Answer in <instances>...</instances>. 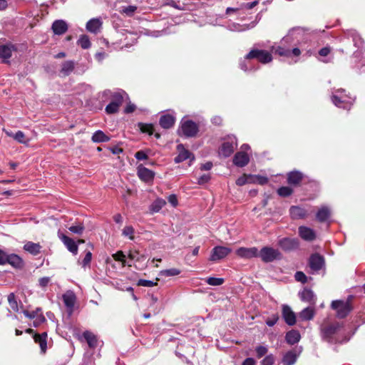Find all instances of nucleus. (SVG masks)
Segmentation results:
<instances>
[{
  "label": "nucleus",
  "instance_id": "f257e3e1",
  "mask_svg": "<svg viewBox=\"0 0 365 365\" xmlns=\"http://www.w3.org/2000/svg\"><path fill=\"white\" fill-rule=\"evenodd\" d=\"M331 309L336 311V316L340 319L345 318L352 310V306L348 301L334 300L331 304Z\"/></svg>",
  "mask_w": 365,
  "mask_h": 365
},
{
  "label": "nucleus",
  "instance_id": "f03ea898",
  "mask_svg": "<svg viewBox=\"0 0 365 365\" xmlns=\"http://www.w3.org/2000/svg\"><path fill=\"white\" fill-rule=\"evenodd\" d=\"M258 257L266 263L282 258L281 253L277 250L269 247H264L262 248L259 252H258Z\"/></svg>",
  "mask_w": 365,
  "mask_h": 365
},
{
  "label": "nucleus",
  "instance_id": "7ed1b4c3",
  "mask_svg": "<svg viewBox=\"0 0 365 365\" xmlns=\"http://www.w3.org/2000/svg\"><path fill=\"white\" fill-rule=\"evenodd\" d=\"M197 132V125L195 122L189 120L182 121L180 128L178 130L179 135H183L188 138L195 136Z\"/></svg>",
  "mask_w": 365,
  "mask_h": 365
},
{
  "label": "nucleus",
  "instance_id": "20e7f679",
  "mask_svg": "<svg viewBox=\"0 0 365 365\" xmlns=\"http://www.w3.org/2000/svg\"><path fill=\"white\" fill-rule=\"evenodd\" d=\"M246 59L257 58L262 63H267L272 61V54L265 51L259 49L251 50L245 56Z\"/></svg>",
  "mask_w": 365,
  "mask_h": 365
},
{
  "label": "nucleus",
  "instance_id": "39448f33",
  "mask_svg": "<svg viewBox=\"0 0 365 365\" xmlns=\"http://www.w3.org/2000/svg\"><path fill=\"white\" fill-rule=\"evenodd\" d=\"M309 265L312 274L317 272L324 266V259L319 254L312 255L309 257Z\"/></svg>",
  "mask_w": 365,
  "mask_h": 365
},
{
  "label": "nucleus",
  "instance_id": "423d86ee",
  "mask_svg": "<svg viewBox=\"0 0 365 365\" xmlns=\"http://www.w3.org/2000/svg\"><path fill=\"white\" fill-rule=\"evenodd\" d=\"M278 245L283 250L289 252L298 248L299 241L297 239L284 237L279 240Z\"/></svg>",
  "mask_w": 365,
  "mask_h": 365
},
{
  "label": "nucleus",
  "instance_id": "0eeeda50",
  "mask_svg": "<svg viewBox=\"0 0 365 365\" xmlns=\"http://www.w3.org/2000/svg\"><path fill=\"white\" fill-rule=\"evenodd\" d=\"M230 252H231V249H230L228 247L217 246L212 249V254L210 257V260L218 261L220 259L225 258Z\"/></svg>",
  "mask_w": 365,
  "mask_h": 365
},
{
  "label": "nucleus",
  "instance_id": "6e6552de",
  "mask_svg": "<svg viewBox=\"0 0 365 365\" xmlns=\"http://www.w3.org/2000/svg\"><path fill=\"white\" fill-rule=\"evenodd\" d=\"M282 314L284 322L289 326H293L296 323V314L292 310L291 307L287 304L282 307Z\"/></svg>",
  "mask_w": 365,
  "mask_h": 365
},
{
  "label": "nucleus",
  "instance_id": "1a4fd4ad",
  "mask_svg": "<svg viewBox=\"0 0 365 365\" xmlns=\"http://www.w3.org/2000/svg\"><path fill=\"white\" fill-rule=\"evenodd\" d=\"M58 236L71 252L73 253L74 255L77 254L78 245L73 239L67 237L60 232H58Z\"/></svg>",
  "mask_w": 365,
  "mask_h": 365
},
{
  "label": "nucleus",
  "instance_id": "9d476101",
  "mask_svg": "<svg viewBox=\"0 0 365 365\" xmlns=\"http://www.w3.org/2000/svg\"><path fill=\"white\" fill-rule=\"evenodd\" d=\"M236 254L240 257L250 259L258 257V250L256 247H240L237 250Z\"/></svg>",
  "mask_w": 365,
  "mask_h": 365
},
{
  "label": "nucleus",
  "instance_id": "9b49d317",
  "mask_svg": "<svg viewBox=\"0 0 365 365\" xmlns=\"http://www.w3.org/2000/svg\"><path fill=\"white\" fill-rule=\"evenodd\" d=\"M249 161H250V158H249L248 155L244 151L237 152L235 155L234 158H233L234 164L240 168H242V167H245V165H247L248 164Z\"/></svg>",
  "mask_w": 365,
  "mask_h": 365
},
{
  "label": "nucleus",
  "instance_id": "f8f14e48",
  "mask_svg": "<svg viewBox=\"0 0 365 365\" xmlns=\"http://www.w3.org/2000/svg\"><path fill=\"white\" fill-rule=\"evenodd\" d=\"M299 235L303 240L309 242L313 241L316 237L314 231L305 226H300L299 227Z\"/></svg>",
  "mask_w": 365,
  "mask_h": 365
},
{
  "label": "nucleus",
  "instance_id": "ddd939ff",
  "mask_svg": "<svg viewBox=\"0 0 365 365\" xmlns=\"http://www.w3.org/2000/svg\"><path fill=\"white\" fill-rule=\"evenodd\" d=\"M63 300L66 307L70 309V314H71L76 300V297L73 292L71 290L67 291L63 294Z\"/></svg>",
  "mask_w": 365,
  "mask_h": 365
},
{
  "label": "nucleus",
  "instance_id": "4468645a",
  "mask_svg": "<svg viewBox=\"0 0 365 365\" xmlns=\"http://www.w3.org/2000/svg\"><path fill=\"white\" fill-rule=\"evenodd\" d=\"M52 30L56 35H62L68 30V25L63 20H56L52 24Z\"/></svg>",
  "mask_w": 365,
  "mask_h": 365
},
{
  "label": "nucleus",
  "instance_id": "2eb2a0df",
  "mask_svg": "<svg viewBox=\"0 0 365 365\" xmlns=\"http://www.w3.org/2000/svg\"><path fill=\"white\" fill-rule=\"evenodd\" d=\"M178 155L175 158V163H179L188 158H190L191 153L189 150H186L182 144L177 146Z\"/></svg>",
  "mask_w": 365,
  "mask_h": 365
},
{
  "label": "nucleus",
  "instance_id": "dca6fc26",
  "mask_svg": "<svg viewBox=\"0 0 365 365\" xmlns=\"http://www.w3.org/2000/svg\"><path fill=\"white\" fill-rule=\"evenodd\" d=\"M237 147V143L233 142H225L222 143L220 154L227 158L229 157Z\"/></svg>",
  "mask_w": 365,
  "mask_h": 365
},
{
  "label": "nucleus",
  "instance_id": "f3484780",
  "mask_svg": "<svg viewBox=\"0 0 365 365\" xmlns=\"http://www.w3.org/2000/svg\"><path fill=\"white\" fill-rule=\"evenodd\" d=\"M291 217L294 220L304 218L307 212L304 208L299 206H292L289 209Z\"/></svg>",
  "mask_w": 365,
  "mask_h": 365
},
{
  "label": "nucleus",
  "instance_id": "a211bd4d",
  "mask_svg": "<svg viewBox=\"0 0 365 365\" xmlns=\"http://www.w3.org/2000/svg\"><path fill=\"white\" fill-rule=\"evenodd\" d=\"M102 26V21L100 19L94 18L89 20L86 24V29L91 33H98Z\"/></svg>",
  "mask_w": 365,
  "mask_h": 365
},
{
  "label": "nucleus",
  "instance_id": "6ab92c4d",
  "mask_svg": "<svg viewBox=\"0 0 365 365\" xmlns=\"http://www.w3.org/2000/svg\"><path fill=\"white\" fill-rule=\"evenodd\" d=\"M302 179L303 174L299 171H292L287 174V182L290 185H299Z\"/></svg>",
  "mask_w": 365,
  "mask_h": 365
},
{
  "label": "nucleus",
  "instance_id": "aec40b11",
  "mask_svg": "<svg viewBox=\"0 0 365 365\" xmlns=\"http://www.w3.org/2000/svg\"><path fill=\"white\" fill-rule=\"evenodd\" d=\"M138 177L145 182H148L153 180L154 173L150 170L145 167H139L138 169Z\"/></svg>",
  "mask_w": 365,
  "mask_h": 365
},
{
  "label": "nucleus",
  "instance_id": "412c9836",
  "mask_svg": "<svg viewBox=\"0 0 365 365\" xmlns=\"http://www.w3.org/2000/svg\"><path fill=\"white\" fill-rule=\"evenodd\" d=\"M339 328L338 323L329 324L322 328V336L324 338H330L334 335Z\"/></svg>",
  "mask_w": 365,
  "mask_h": 365
},
{
  "label": "nucleus",
  "instance_id": "4be33fe9",
  "mask_svg": "<svg viewBox=\"0 0 365 365\" xmlns=\"http://www.w3.org/2000/svg\"><path fill=\"white\" fill-rule=\"evenodd\" d=\"M175 120V119L173 115L166 114L160 117L159 123L162 128L168 129L173 126Z\"/></svg>",
  "mask_w": 365,
  "mask_h": 365
},
{
  "label": "nucleus",
  "instance_id": "5701e85b",
  "mask_svg": "<svg viewBox=\"0 0 365 365\" xmlns=\"http://www.w3.org/2000/svg\"><path fill=\"white\" fill-rule=\"evenodd\" d=\"M46 337L47 334L46 332L42 333L41 334H36L34 336L35 342L39 344L41 350L43 353H45L47 349Z\"/></svg>",
  "mask_w": 365,
  "mask_h": 365
},
{
  "label": "nucleus",
  "instance_id": "b1692460",
  "mask_svg": "<svg viewBox=\"0 0 365 365\" xmlns=\"http://www.w3.org/2000/svg\"><path fill=\"white\" fill-rule=\"evenodd\" d=\"M6 264L8 263L14 267H21L23 265V260L21 258L15 254L6 255Z\"/></svg>",
  "mask_w": 365,
  "mask_h": 365
},
{
  "label": "nucleus",
  "instance_id": "393cba45",
  "mask_svg": "<svg viewBox=\"0 0 365 365\" xmlns=\"http://www.w3.org/2000/svg\"><path fill=\"white\" fill-rule=\"evenodd\" d=\"M24 249L34 255H38V253H40V251H41V246L40 245L39 243H34V242H27L24 246Z\"/></svg>",
  "mask_w": 365,
  "mask_h": 365
},
{
  "label": "nucleus",
  "instance_id": "a878e982",
  "mask_svg": "<svg viewBox=\"0 0 365 365\" xmlns=\"http://www.w3.org/2000/svg\"><path fill=\"white\" fill-rule=\"evenodd\" d=\"M14 50L13 45H1L0 46V58L4 60L11 56L12 51Z\"/></svg>",
  "mask_w": 365,
  "mask_h": 365
},
{
  "label": "nucleus",
  "instance_id": "bb28decb",
  "mask_svg": "<svg viewBox=\"0 0 365 365\" xmlns=\"http://www.w3.org/2000/svg\"><path fill=\"white\" fill-rule=\"evenodd\" d=\"M330 215L331 212L329 207L323 206L317 212L316 217L318 221L322 222L326 221L330 217Z\"/></svg>",
  "mask_w": 365,
  "mask_h": 365
},
{
  "label": "nucleus",
  "instance_id": "cd10ccee",
  "mask_svg": "<svg viewBox=\"0 0 365 365\" xmlns=\"http://www.w3.org/2000/svg\"><path fill=\"white\" fill-rule=\"evenodd\" d=\"M299 294L300 299L302 301L309 302V303H312V302L314 303L315 295L311 289H304Z\"/></svg>",
  "mask_w": 365,
  "mask_h": 365
},
{
  "label": "nucleus",
  "instance_id": "c85d7f7f",
  "mask_svg": "<svg viewBox=\"0 0 365 365\" xmlns=\"http://www.w3.org/2000/svg\"><path fill=\"white\" fill-rule=\"evenodd\" d=\"M300 337V334L298 331L291 330L286 334V341L288 344L293 345L299 341Z\"/></svg>",
  "mask_w": 365,
  "mask_h": 365
},
{
  "label": "nucleus",
  "instance_id": "c756f323",
  "mask_svg": "<svg viewBox=\"0 0 365 365\" xmlns=\"http://www.w3.org/2000/svg\"><path fill=\"white\" fill-rule=\"evenodd\" d=\"M74 62L73 61H66L62 63L61 73L64 76H68L74 69Z\"/></svg>",
  "mask_w": 365,
  "mask_h": 365
},
{
  "label": "nucleus",
  "instance_id": "7c9ffc66",
  "mask_svg": "<svg viewBox=\"0 0 365 365\" xmlns=\"http://www.w3.org/2000/svg\"><path fill=\"white\" fill-rule=\"evenodd\" d=\"M94 143H104L110 140V137L106 135L102 130L96 131L91 138Z\"/></svg>",
  "mask_w": 365,
  "mask_h": 365
},
{
  "label": "nucleus",
  "instance_id": "2f4dec72",
  "mask_svg": "<svg viewBox=\"0 0 365 365\" xmlns=\"http://www.w3.org/2000/svg\"><path fill=\"white\" fill-rule=\"evenodd\" d=\"M166 204L165 200L162 198H157L149 207L150 212L151 213L158 212Z\"/></svg>",
  "mask_w": 365,
  "mask_h": 365
},
{
  "label": "nucleus",
  "instance_id": "473e14b6",
  "mask_svg": "<svg viewBox=\"0 0 365 365\" xmlns=\"http://www.w3.org/2000/svg\"><path fill=\"white\" fill-rule=\"evenodd\" d=\"M83 336L87 341L89 347L95 348L97 346L96 336L92 332L86 331L83 332Z\"/></svg>",
  "mask_w": 365,
  "mask_h": 365
},
{
  "label": "nucleus",
  "instance_id": "72a5a7b5",
  "mask_svg": "<svg viewBox=\"0 0 365 365\" xmlns=\"http://www.w3.org/2000/svg\"><path fill=\"white\" fill-rule=\"evenodd\" d=\"M297 361V354L294 351H288L283 357L284 365H293Z\"/></svg>",
  "mask_w": 365,
  "mask_h": 365
},
{
  "label": "nucleus",
  "instance_id": "f704fd0d",
  "mask_svg": "<svg viewBox=\"0 0 365 365\" xmlns=\"http://www.w3.org/2000/svg\"><path fill=\"white\" fill-rule=\"evenodd\" d=\"M314 315V309L311 307H307L304 309L300 313H299V317L302 320H310L313 318Z\"/></svg>",
  "mask_w": 365,
  "mask_h": 365
},
{
  "label": "nucleus",
  "instance_id": "c9c22d12",
  "mask_svg": "<svg viewBox=\"0 0 365 365\" xmlns=\"http://www.w3.org/2000/svg\"><path fill=\"white\" fill-rule=\"evenodd\" d=\"M112 257L115 261L120 262L123 267L125 265L131 266V264L125 260V255L122 251H118L116 253L113 254Z\"/></svg>",
  "mask_w": 365,
  "mask_h": 365
},
{
  "label": "nucleus",
  "instance_id": "e433bc0d",
  "mask_svg": "<svg viewBox=\"0 0 365 365\" xmlns=\"http://www.w3.org/2000/svg\"><path fill=\"white\" fill-rule=\"evenodd\" d=\"M77 43L83 49L89 48L91 46L90 39L86 35H81L78 40Z\"/></svg>",
  "mask_w": 365,
  "mask_h": 365
},
{
  "label": "nucleus",
  "instance_id": "4c0bfd02",
  "mask_svg": "<svg viewBox=\"0 0 365 365\" xmlns=\"http://www.w3.org/2000/svg\"><path fill=\"white\" fill-rule=\"evenodd\" d=\"M272 51H274L275 53L281 56H291V50L287 49L282 46H278L277 48H274V46L272 47Z\"/></svg>",
  "mask_w": 365,
  "mask_h": 365
},
{
  "label": "nucleus",
  "instance_id": "58836bf2",
  "mask_svg": "<svg viewBox=\"0 0 365 365\" xmlns=\"http://www.w3.org/2000/svg\"><path fill=\"white\" fill-rule=\"evenodd\" d=\"M123 101V93L120 92H115L112 94L111 102L117 105V106L120 107Z\"/></svg>",
  "mask_w": 365,
  "mask_h": 365
},
{
  "label": "nucleus",
  "instance_id": "ea45409f",
  "mask_svg": "<svg viewBox=\"0 0 365 365\" xmlns=\"http://www.w3.org/2000/svg\"><path fill=\"white\" fill-rule=\"evenodd\" d=\"M8 302L9 304L10 307L14 311L18 312L19 307H18V303L16 299V297L14 293H10L8 295Z\"/></svg>",
  "mask_w": 365,
  "mask_h": 365
},
{
  "label": "nucleus",
  "instance_id": "a19ab883",
  "mask_svg": "<svg viewBox=\"0 0 365 365\" xmlns=\"http://www.w3.org/2000/svg\"><path fill=\"white\" fill-rule=\"evenodd\" d=\"M180 273V270L176 268H171L160 271V274L165 277H173L178 275Z\"/></svg>",
  "mask_w": 365,
  "mask_h": 365
},
{
  "label": "nucleus",
  "instance_id": "79ce46f5",
  "mask_svg": "<svg viewBox=\"0 0 365 365\" xmlns=\"http://www.w3.org/2000/svg\"><path fill=\"white\" fill-rule=\"evenodd\" d=\"M292 192H293L292 188H291L290 187H287V186L281 187L277 190L278 195L282 197H288V196L291 195L292 194Z\"/></svg>",
  "mask_w": 365,
  "mask_h": 365
},
{
  "label": "nucleus",
  "instance_id": "37998d69",
  "mask_svg": "<svg viewBox=\"0 0 365 365\" xmlns=\"http://www.w3.org/2000/svg\"><path fill=\"white\" fill-rule=\"evenodd\" d=\"M134 228L132 226H125L123 230L122 235L125 237H128L130 240H134Z\"/></svg>",
  "mask_w": 365,
  "mask_h": 365
},
{
  "label": "nucleus",
  "instance_id": "c03bdc74",
  "mask_svg": "<svg viewBox=\"0 0 365 365\" xmlns=\"http://www.w3.org/2000/svg\"><path fill=\"white\" fill-rule=\"evenodd\" d=\"M206 282L211 286H220L223 284L224 279L223 278H216V277H208L206 279Z\"/></svg>",
  "mask_w": 365,
  "mask_h": 365
},
{
  "label": "nucleus",
  "instance_id": "a18cd8bd",
  "mask_svg": "<svg viewBox=\"0 0 365 365\" xmlns=\"http://www.w3.org/2000/svg\"><path fill=\"white\" fill-rule=\"evenodd\" d=\"M128 257L130 260L140 261L143 258V255H140L137 250H130Z\"/></svg>",
  "mask_w": 365,
  "mask_h": 365
},
{
  "label": "nucleus",
  "instance_id": "49530a36",
  "mask_svg": "<svg viewBox=\"0 0 365 365\" xmlns=\"http://www.w3.org/2000/svg\"><path fill=\"white\" fill-rule=\"evenodd\" d=\"M256 356L258 359L262 358L264 356H267L268 349L264 346H258L255 349Z\"/></svg>",
  "mask_w": 365,
  "mask_h": 365
},
{
  "label": "nucleus",
  "instance_id": "de8ad7c7",
  "mask_svg": "<svg viewBox=\"0 0 365 365\" xmlns=\"http://www.w3.org/2000/svg\"><path fill=\"white\" fill-rule=\"evenodd\" d=\"M14 139L17 142L23 144H26L28 143V140H26L25 135L22 131L19 130L14 135Z\"/></svg>",
  "mask_w": 365,
  "mask_h": 365
},
{
  "label": "nucleus",
  "instance_id": "09e8293b",
  "mask_svg": "<svg viewBox=\"0 0 365 365\" xmlns=\"http://www.w3.org/2000/svg\"><path fill=\"white\" fill-rule=\"evenodd\" d=\"M40 313H42L41 308H36V310L32 312H29L27 310L24 311V314L29 319H35V317H37Z\"/></svg>",
  "mask_w": 365,
  "mask_h": 365
},
{
  "label": "nucleus",
  "instance_id": "8fccbe9b",
  "mask_svg": "<svg viewBox=\"0 0 365 365\" xmlns=\"http://www.w3.org/2000/svg\"><path fill=\"white\" fill-rule=\"evenodd\" d=\"M137 10L136 6H128L123 8L122 13L126 14L128 16L133 15L135 11Z\"/></svg>",
  "mask_w": 365,
  "mask_h": 365
},
{
  "label": "nucleus",
  "instance_id": "3c124183",
  "mask_svg": "<svg viewBox=\"0 0 365 365\" xmlns=\"http://www.w3.org/2000/svg\"><path fill=\"white\" fill-rule=\"evenodd\" d=\"M68 230L73 233L76 234H81L84 230V226L82 224H78L77 225L71 226Z\"/></svg>",
  "mask_w": 365,
  "mask_h": 365
},
{
  "label": "nucleus",
  "instance_id": "603ef678",
  "mask_svg": "<svg viewBox=\"0 0 365 365\" xmlns=\"http://www.w3.org/2000/svg\"><path fill=\"white\" fill-rule=\"evenodd\" d=\"M119 107L116 104L110 103L106 108V111L108 114L115 113L118 111Z\"/></svg>",
  "mask_w": 365,
  "mask_h": 365
},
{
  "label": "nucleus",
  "instance_id": "864d4df0",
  "mask_svg": "<svg viewBox=\"0 0 365 365\" xmlns=\"http://www.w3.org/2000/svg\"><path fill=\"white\" fill-rule=\"evenodd\" d=\"M274 357L272 354L267 355L261 361L262 365H273L274 363Z\"/></svg>",
  "mask_w": 365,
  "mask_h": 365
},
{
  "label": "nucleus",
  "instance_id": "5fc2aeb1",
  "mask_svg": "<svg viewBox=\"0 0 365 365\" xmlns=\"http://www.w3.org/2000/svg\"><path fill=\"white\" fill-rule=\"evenodd\" d=\"M138 285L150 287L157 285V282L147 279H140L138 282Z\"/></svg>",
  "mask_w": 365,
  "mask_h": 365
},
{
  "label": "nucleus",
  "instance_id": "6e6d98bb",
  "mask_svg": "<svg viewBox=\"0 0 365 365\" xmlns=\"http://www.w3.org/2000/svg\"><path fill=\"white\" fill-rule=\"evenodd\" d=\"M295 279L297 282H300L302 283H306L307 282V276L304 274L302 272H297L294 275Z\"/></svg>",
  "mask_w": 365,
  "mask_h": 365
},
{
  "label": "nucleus",
  "instance_id": "4d7b16f0",
  "mask_svg": "<svg viewBox=\"0 0 365 365\" xmlns=\"http://www.w3.org/2000/svg\"><path fill=\"white\" fill-rule=\"evenodd\" d=\"M91 259H92V254L90 251H88L86 252V254L84 257V259L82 261V266L86 267L87 265H88L91 261Z\"/></svg>",
  "mask_w": 365,
  "mask_h": 365
},
{
  "label": "nucleus",
  "instance_id": "13d9d810",
  "mask_svg": "<svg viewBox=\"0 0 365 365\" xmlns=\"http://www.w3.org/2000/svg\"><path fill=\"white\" fill-rule=\"evenodd\" d=\"M163 4L170 6L179 10L182 9V8L178 6L174 0H163Z\"/></svg>",
  "mask_w": 365,
  "mask_h": 365
},
{
  "label": "nucleus",
  "instance_id": "bf43d9fd",
  "mask_svg": "<svg viewBox=\"0 0 365 365\" xmlns=\"http://www.w3.org/2000/svg\"><path fill=\"white\" fill-rule=\"evenodd\" d=\"M36 319L34 322V324L35 327H38L41 323L44 322L46 321V319L42 313H40L39 315L37 317H35Z\"/></svg>",
  "mask_w": 365,
  "mask_h": 365
},
{
  "label": "nucleus",
  "instance_id": "052dcab7",
  "mask_svg": "<svg viewBox=\"0 0 365 365\" xmlns=\"http://www.w3.org/2000/svg\"><path fill=\"white\" fill-rule=\"evenodd\" d=\"M331 101L337 107H341V104L344 102V101L341 100V98L335 94L331 96Z\"/></svg>",
  "mask_w": 365,
  "mask_h": 365
},
{
  "label": "nucleus",
  "instance_id": "680f3d73",
  "mask_svg": "<svg viewBox=\"0 0 365 365\" xmlns=\"http://www.w3.org/2000/svg\"><path fill=\"white\" fill-rule=\"evenodd\" d=\"M210 177L209 174H204L198 178V183L200 185L205 184L210 180Z\"/></svg>",
  "mask_w": 365,
  "mask_h": 365
},
{
  "label": "nucleus",
  "instance_id": "e2e57ef3",
  "mask_svg": "<svg viewBox=\"0 0 365 365\" xmlns=\"http://www.w3.org/2000/svg\"><path fill=\"white\" fill-rule=\"evenodd\" d=\"M135 157L138 160H145V159L148 158V155H146V153L145 152L142 151V150L138 151L135 154Z\"/></svg>",
  "mask_w": 365,
  "mask_h": 365
},
{
  "label": "nucleus",
  "instance_id": "0e129e2a",
  "mask_svg": "<svg viewBox=\"0 0 365 365\" xmlns=\"http://www.w3.org/2000/svg\"><path fill=\"white\" fill-rule=\"evenodd\" d=\"M49 282H50V278L48 277H42V278L39 279V280H38L39 285L41 287H46L48 285V284L49 283Z\"/></svg>",
  "mask_w": 365,
  "mask_h": 365
},
{
  "label": "nucleus",
  "instance_id": "69168bd1",
  "mask_svg": "<svg viewBox=\"0 0 365 365\" xmlns=\"http://www.w3.org/2000/svg\"><path fill=\"white\" fill-rule=\"evenodd\" d=\"M140 129L143 133H148L149 134H152L153 128L149 125H142Z\"/></svg>",
  "mask_w": 365,
  "mask_h": 365
},
{
  "label": "nucleus",
  "instance_id": "338daca9",
  "mask_svg": "<svg viewBox=\"0 0 365 365\" xmlns=\"http://www.w3.org/2000/svg\"><path fill=\"white\" fill-rule=\"evenodd\" d=\"M6 255L7 253L0 249V265L6 264V259H7Z\"/></svg>",
  "mask_w": 365,
  "mask_h": 365
},
{
  "label": "nucleus",
  "instance_id": "774afa93",
  "mask_svg": "<svg viewBox=\"0 0 365 365\" xmlns=\"http://www.w3.org/2000/svg\"><path fill=\"white\" fill-rule=\"evenodd\" d=\"M256 361L253 358H247L242 362V365H255Z\"/></svg>",
  "mask_w": 365,
  "mask_h": 365
}]
</instances>
